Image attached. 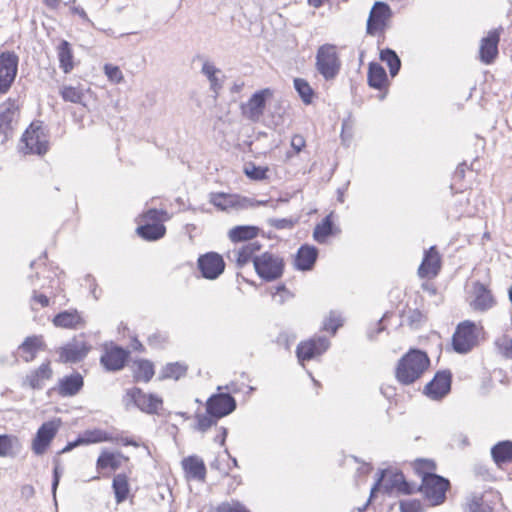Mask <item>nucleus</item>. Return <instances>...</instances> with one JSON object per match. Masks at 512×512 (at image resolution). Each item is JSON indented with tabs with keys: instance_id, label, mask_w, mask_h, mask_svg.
Returning <instances> with one entry per match:
<instances>
[{
	"instance_id": "obj_1",
	"label": "nucleus",
	"mask_w": 512,
	"mask_h": 512,
	"mask_svg": "<svg viewBox=\"0 0 512 512\" xmlns=\"http://www.w3.org/2000/svg\"><path fill=\"white\" fill-rule=\"evenodd\" d=\"M434 469V463L429 460L420 459L415 462V470L422 476L420 490L433 506L444 502L449 488V481L432 473Z\"/></svg>"
},
{
	"instance_id": "obj_2",
	"label": "nucleus",
	"mask_w": 512,
	"mask_h": 512,
	"mask_svg": "<svg viewBox=\"0 0 512 512\" xmlns=\"http://www.w3.org/2000/svg\"><path fill=\"white\" fill-rule=\"evenodd\" d=\"M429 365L430 360L425 352L411 349L398 361L396 379L404 385L412 384L424 374Z\"/></svg>"
},
{
	"instance_id": "obj_3",
	"label": "nucleus",
	"mask_w": 512,
	"mask_h": 512,
	"mask_svg": "<svg viewBox=\"0 0 512 512\" xmlns=\"http://www.w3.org/2000/svg\"><path fill=\"white\" fill-rule=\"evenodd\" d=\"M383 489V491L388 494H411L415 491V486L408 483L403 473L396 470H382L379 472V477L371 488L370 498L369 500L360 508H358V512H363L368 506L371 499L375 496V493Z\"/></svg>"
},
{
	"instance_id": "obj_4",
	"label": "nucleus",
	"mask_w": 512,
	"mask_h": 512,
	"mask_svg": "<svg viewBox=\"0 0 512 512\" xmlns=\"http://www.w3.org/2000/svg\"><path fill=\"white\" fill-rule=\"evenodd\" d=\"M169 219L170 215L165 210L148 209L142 214L143 225L137 228V233L145 240H158L162 238L166 232L163 222Z\"/></svg>"
},
{
	"instance_id": "obj_5",
	"label": "nucleus",
	"mask_w": 512,
	"mask_h": 512,
	"mask_svg": "<svg viewBox=\"0 0 512 512\" xmlns=\"http://www.w3.org/2000/svg\"><path fill=\"white\" fill-rule=\"evenodd\" d=\"M48 135L40 122H32L21 138L20 150L24 154L43 155L48 151Z\"/></svg>"
},
{
	"instance_id": "obj_6",
	"label": "nucleus",
	"mask_w": 512,
	"mask_h": 512,
	"mask_svg": "<svg viewBox=\"0 0 512 512\" xmlns=\"http://www.w3.org/2000/svg\"><path fill=\"white\" fill-rule=\"evenodd\" d=\"M122 401L127 410L136 407L147 414L158 413L162 406L160 397L155 394L144 393L138 387L127 389Z\"/></svg>"
},
{
	"instance_id": "obj_7",
	"label": "nucleus",
	"mask_w": 512,
	"mask_h": 512,
	"mask_svg": "<svg viewBox=\"0 0 512 512\" xmlns=\"http://www.w3.org/2000/svg\"><path fill=\"white\" fill-rule=\"evenodd\" d=\"M341 67L337 48L332 44L320 46L316 54V69L327 81L334 79Z\"/></svg>"
},
{
	"instance_id": "obj_8",
	"label": "nucleus",
	"mask_w": 512,
	"mask_h": 512,
	"mask_svg": "<svg viewBox=\"0 0 512 512\" xmlns=\"http://www.w3.org/2000/svg\"><path fill=\"white\" fill-rule=\"evenodd\" d=\"M19 105L15 99L8 98L0 104V143L4 144L13 137L19 122Z\"/></svg>"
},
{
	"instance_id": "obj_9",
	"label": "nucleus",
	"mask_w": 512,
	"mask_h": 512,
	"mask_svg": "<svg viewBox=\"0 0 512 512\" xmlns=\"http://www.w3.org/2000/svg\"><path fill=\"white\" fill-rule=\"evenodd\" d=\"M253 264L259 277L266 281L278 279L283 274V260L275 254L265 252L255 257Z\"/></svg>"
},
{
	"instance_id": "obj_10",
	"label": "nucleus",
	"mask_w": 512,
	"mask_h": 512,
	"mask_svg": "<svg viewBox=\"0 0 512 512\" xmlns=\"http://www.w3.org/2000/svg\"><path fill=\"white\" fill-rule=\"evenodd\" d=\"M271 96L272 91L269 88L255 92L247 102L241 104V115L250 122H259L264 114L266 102Z\"/></svg>"
},
{
	"instance_id": "obj_11",
	"label": "nucleus",
	"mask_w": 512,
	"mask_h": 512,
	"mask_svg": "<svg viewBox=\"0 0 512 512\" xmlns=\"http://www.w3.org/2000/svg\"><path fill=\"white\" fill-rule=\"evenodd\" d=\"M477 327L471 321H464L460 323L452 337L453 349L465 354L469 352L477 344Z\"/></svg>"
},
{
	"instance_id": "obj_12",
	"label": "nucleus",
	"mask_w": 512,
	"mask_h": 512,
	"mask_svg": "<svg viewBox=\"0 0 512 512\" xmlns=\"http://www.w3.org/2000/svg\"><path fill=\"white\" fill-rule=\"evenodd\" d=\"M19 57L11 51L0 53V94L11 88L18 71Z\"/></svg>"
},
{
	"instance_id": "obj_13",
	"label": "nucleus",
	"mask_w": 512,
	"mask_h": 512,
	"mask_svg": "<svg viewBox=\"0 0 512 512\" xmlns=\"http://www.w3.org/2000/svg\"><path fill=\"white\" fill-rule=\"evenodd\" d=\"M60 427L59 420H52L44 422L37 430L35 437L32 440L31 449L37 456L46 453L52 440L55 438Z\"/></svg>"
},
{
	"instance_id": "obj_14",
	"label": "nucleus",
	"mask_w": 512,
	"mask_h": 512,
	"mask_svg": "<svg viewBox=\"0 0 512 512\" xmlns=\"http://www.w3.org/2000/svg\"><path fill=\"white\" fill-rule=\"evenodd\" d=\"M391 17L392 10L388 4L375 2L367 20V34L374 36L378 32H384Z\"/></svg>"
},
{
	"instance_id": "obj_15",
	"label": "nucleus",
	"mask_w": 512,
	"mask_h": 512,
	"mask_svg": "<svg viewBox=\"0 0 512 512\" xmlns=\"http://www.w3.org/2000/svg\"><path fill=\"white\" fill-rule=\"evenodd\" d=\"M236 409V400L228 393L211 395L206 401V411L216 419L231 414Z\"/></svg>"
},
{
	"instance_id": "obj_16",
	"label": "nucleus",
	"mask_w": 512,
	"mask_h": 512,
	"mask_svg": "<svg viewBox=\"0 0 512 512\" xmlns=\"http://www.w3.org/2000/svg\"><path fill=\"white\" fill-rule=\"evenodd\" d=\"M330 346L326 337H315L298 344L296 354L298 361L303 364L317 356L322 355Z\"/></svg>"
},
{
	"instance_id": "obj_17",
	"label": "nucleus",
	"mask_w": 512,
	"mask_h": 512,
	"mask_svg": "<svg viewBox=\"0 0 512 512\" xmlns=\"http://www.w3.org/2000/svg\"><path fill=\"white\" fill-rule=\"evenodd\" d=\"M503 28L498 27L490 30L487 36L483 37L479 46V59L482 63L492 64L498 55V44Z\"/></svg>"
},
{
	"instance_id": "obj_18",
	"label": "nucleus",
	"mask_w": 512,
	"mask_h": 512,
	"mask_svg": "<svg viewBox=\"0 0 512 512\" xmlns=\"http://www.w3.org/2000/svg\"><path fill=\"white\" fill-rule=\"evenodd\" d=\"M198 268L204 278L213 280L223 273L225 263L219 254L209 252L198 258Z\"/></svg>"
},
{
	"instance_id": "obj_19",
	"label": "nucleus",
	"mask_w": 512,
	"mask_h": 512,
	"mask_svg": "<svg viewBox=\"0 0 512 512\" xmlns=\"http://www.w3.org/2000/svg\"><path fill=\"white\" fill-rule=\"evenodd\" d=\"M450 371H439L434 378L425 386L424 393L433 400H439L447 395L451 389Z\"/></svg>"
},
{
	"instance_id": "obj_20",
	"label": "nucleus",
	"mask_w": 512,
	"mask_h": 512,
	"mask_svg": "<svg viewBox=\"0 0 512 512\" xmlns=\"http://www.w3.org/2000/svg\"><path fill=\"white\" fill-rule=\"evenodd\" d=\"M441 268V256L435 246L425 251L421 265L418 268L420 278H434Z\"/></svg>"
},
{
	"instance_id": "obj_21",
	"label": "nucleus",
	"mask_w": 512,
	"mask_h": 512,
	"mask_svg": "<svg viewBox=\"0 0 512 512\" xmlns=\"http://www.w3.org/2000/svg\"><path fill=\"white\" fill-rule=\"evenodd\" d=\"M53 371L50 362L42 363L37 369L30 371L23 379L22 386L34 390L42 389L45 382L51 379Z\"/></svg>"
},
{
	"instance_id": "obj_22",
	"label": "nucleus",
	"mask_w": 512,
	"mask_h": 512,
	"mask_svg": "<svg viewBox=\"0 0 512 512\" xmlns=\"http://www.w3.org/2000/svg\"><path fill=\"white\" fill-rule=\"evenodd\" d=\"M55 327L79 329L85 326V319L78 310L70 309L56 314L52 320Z\"/></svg>"
},
{
	"instance_id": "obj_23",
	"label": "nucleus",
	"mask_w": 512,
	"mask_h": 512,
	"mask_svg": "<svg viewBox=\"0 0 512 512\" xmlns=\"http://www.w3.org/2000/svg\"><path fill=\"white\" fill-rule=\"evenodd\" d=\"M89 350L90 347L85 341L74 339L61 348L60 359L63 362L75 363L82 360Z\"/></svg>"
},
{
	"instance_id": "obj_24",
	"label": "nucleus",
	"mask_w": 512,
	"mask_h": 512,
	"mask_svg": "<svg viewBox=\"0 0 512 512\" xmlns=\"http://www.w3.org/2000/svg\"><path fill=\"white\" fill-rule=\"evenodd\" d=\"M46 345L42 335H32L25 338L18 347L21 358L25 362H31L35 359L38 352L45 350Z\"/></svg>"
},
{
	"instance_id": "obj_25",
	"label": "nucleus",
	"mask_w": 512,
	"mask_h": 512,
	"mask_svg": "<svg viewBox=\"0 0 512 512\" xmlns=\"http://www.w3.org/2000/svg\"><path fill=\"white\" fill-rule=\"evenodd\" d=\"M128 357L127 351L120 347L106 348L105 353L101 356V364L109 371H118L125 365Z\"/></svg>"
},
{
	"instance_id": "obj_26",
	"label": "nucleus",
	"mask_w": 512,
	"mask_h": 512,
	"mask_svg": "<svg viewBox=\"0 0 512 512\" xmlns=\"http://www.w3.org/2000/svg\"><path fill=\"white\" fill-rule=\"evenodd\" d=\"M201 73L209 81L210 90L218 94L224 85L225 75L223 72L210 60L203 59Z\"/></svg>"
},
{
	"instance_id": "obj_27",
	"label": "nucleus",
	"mask_w": 512,
	"mask_h": 512,
	"mask_svg": "<svg viewBox=\"0 0 512 512\" xmlns=\"http://www.w3.org/2000/svg\"><path fill=\"white\" fill-rule=\"evenodd\" d=\"M182 468L189 479L203 481L206 476V467L198 456H188L181 462Z\"/></svg>"
},
{
	"instance_id": "obj_28",
	"label": "nucleus",
	"mask_w": 512,
	"mask_h": 512,
	"mask_svg": "<svg viewBox=\"0 0 512 512\" xmlns=\"http://www.w3.org/2000/svg\"><path fill=\"white\" fill-rule=\"evenodd\" d=\"M474 294L475 298L471 303L474 310L484 312L494 306L495 300L484 284L479 282L475 283Z\"/></svg>"
},
{
	"instance_id": "obj_29",
	"label": "nucleus",
	"mask_w": 512,
	"mask_h": 512,
	"mask_svg": "<svg viewBox=\"0 0 512 512\" xmlns=\"http://www.w3.org/2000/svg\"><path fill=\"white\" fill-rule=\"evenodd\" d=\"M83 384V377L79 373H73L59 379L57 391L63 397L74 396L81 390Z\"/></svg>"
},
{
	"instance_id": "obj_30",
	"label": "nucleus",
	"mask_w": 512,
	"mask_h": 512,
	"mask_svg": "<svg viewBox=\"0 0 512 512\" xmlns=\"http://www.w3.org/2000/svg\"><path fill=\"white\" fill-rule=\"evenodd\" d=\"M497 498L492 492H486L482 495H472L467 502L468 512H494L491 503Z\"/></svg>"
},
{
	"instance_id": "obj_31",
	"label": "nucleus",
	"mask_w": 512,
	"mask_h": 512,
	"mask_svg": "<svg viewBox=\"0 0 512 512\" xmlns=\"http://www.w3.org/2000/svg\"><path fill=\"white\" fill-rule=\"evenodd\" d=\"M318 256V250L314 246L303 245L299 248L295 266L298 270L306 271L312 269Z\"/></svg>"
},
{
	"instance_id": "obj_32",
	"label": "nucleus",
	"mask_w": 512,
	"mask_h": 512,
	"mask_svg": "<svg viewBox=\"0 0 512 512\" xmlns=\"http://www.w3.org/2000/svg\"><path fill=\"white\" fill-rule=\"evenodd\" d=\"M59 67L68 74L74 69V55L71 44L66 40H61L56 47Z\"/></svg>"
},
{
	"instance_id": "obj_33",
	"label": "nucleus",
	"mask_w": 512,
	"mask_h": 512,
	"mask_svg": "<svg viewBox=\"0 0 512 512\" xmlns=\"http://www.w3.org/2000/svg\"><path fill=\"white\" fill-rule=\"evenodd\" d=\"M260 245L257 242H250L239 249L230 252L229 257L234 259L239 268L245 266L256 257L254 256L259 251Z\"/></svg>"
},
{
	"instance_id": "obj_34",
	"label": "nucleus",
	"mask_w": 512,
	"mask_h": 512,
	"mask_svg": "<svg viewBox=\"0 0 512 512\" xmlns=\"http://www.w3.org/2000/svg\"><path fill=\"white\" fill-rule=\"evenodd\" d=\"M116 441H118V437H114L112 433L102 429L85 430L78 436V442H81L82 445Z\"/></svg>"
},
{
	"instance_id": "obj_35",
	"label": "nucleus",
	"mask_w": 512,
	"mask_h": 512,
	"mask_svg": "<svg viewBox=\"0 0 512 512\" xmlns=\"http://www.w3.org/2000/svg\"><path fill=\"white\" fill-rule=\"evenodd\" d=\"M22 450L20 439L11 434L0 435V457H16Z\"/></svg>"
},
{
	"instance_id": "obj_36",
	"label": "nucleus",
	"mask_w": 512,
	"mask_h": 512,
	"mask_svg": "<svg viewBox=\"0 0 512 512\" xmlns=\"http://www.w3.org/2000/svg\"><path fill=\"white\" fill-rule=\"evenodd\" d=\"M491 455L498 467L512 463V442L501 441L491 449Z\"/></svg>"
},
{
	"instance_id": "obj_37",
	"label": "nucleus",
	"mask_w": 512,
	"mask_h": 512,
	"mask_svg": "<svg viewBox=\"0 0 512 512\" xmlns=\"http://www.w3.org/2000/svg\"><path fill=\"white\" fill-rule=\"evenodd\" d=\"M368 84L370 87L382 90L387 87V74L385 69L376 62H371L368 67Z\"/></svg>"
},
{
	"instance_id": "obj_38",
	"label": "nucleus",
	"mask_w": 512,
	"mask_h": 512,
	"mask_svg": "<svg viewBox=\"0 0 512 512\" xmlns=\"http://www.w3.org/2000/svg\"><path fill=\"white\" fill-rule=\"evenodd\" d=\"M126 460H128V458L120 452L113 453L103 450L97 459L96 466L98 470H104L107 468L117 470L122 465V462Z\"/></svg>"
},
{
	"instance_id": "obj_39",
	"label": "nucleus",
	"mask_w": 512,
	"mask_h": 512,
	"mask_svg": "<svg viewBox=\"0 0 512 512\" xmlns=\"http://www.w3.org/2000/svg\"><path fill=\"white\" fill-rule=\"evenodd\" d=\"M259 233V228L252 225H239L229 230L228 236L232 242H242L254 239Z\"/></svg>"
},
{
	"instance_id": "obj_40",
	"label": "nucleus",
	"mask_w": 512,
	"mask_h": 512,
	"mask_svg": "<svg viewBox=\"0 0 512 512\" xmlns=\"http://www.w3.org/2000/svg\"><path fill=\"white\" fill-rule=\"evenodd\" d=\"M87 89L83 85H63L61 86L59 93L65 102H71L74 104H82Z\"/></svg>"
},
{
	"instance_id": "obj_41",
	"label": "nucleus",
	"mask_w": 512,
	"mask_h": 512,
	"mask_svg": "<svg viewBox=\"0 0 512 512\" xmlns=\"http://www.w3.org/2000/svg\"><path fill=\"white\" fill-rule=\"evenodd\" d=\"M333 234L332 213L327 215L320 223H318L313 231V238L316 242L323 244L327 238Z\"/></svg>"
},
{
	"instance_id": "obj_42",
	"label": "nucleus",
	"mask_w": 512,
	"mask_h": 512,
	"mask_svg": "<svg viewBox=\"0 0 512 512\" xmlns=\"http://www.w3.org/2000/svg\"><path fill=\"white\" fill-rule=\"evenodd\" d=\"M112 487L117 503H121L126 500L129 494V484L128 478L125 474L115 475L113 478Z\"/></svg>"
},
{
	"instance_id": "obj_43",
	"label": "nucleus",
	"mask_w": 512,
	"mask_h": 512,
	"mask_svg": "<svg viewBox=\"0 0 512 512\" xmlns=\"http://www.w3.org/2000/svg\"><path fill=\"white\" fill-rule=\"evenodd\" d=\"M133 373L136 381L148 382L154 375L153 364L148 360L137 361L134 364Z\"/></svg>"
},
{
	"instance_id": "obj_44",
	"label": "nucleus",
	"mask_w": 512,
	"mask_h": 512,
	"mask_svg": "<svg viewBox=\"0 0 512 512\" xmlns=\"http://www.w3.org/2000/svg\"><path fill=\"white\" fill-rule=\"evenodd\" d=\"M380 59L387 64L390 75L395 77L401 67V61L396 52L390 48L383 49L380 51Z\"/></svg>"
},
{
	"instance_id": "obj_45",
	"label": "nucleus",
	"mask_w": 512,
	"mask_h": 512,
	"mask_svg": "<svg viewBox=\"0 0 512 512\" xmlns=\"http://www.w3.org/2000/svg\"><path fill=\"white\" fill-rule=\"evenodd\" d=\"M187 371V366L175 362V363H168L160 373L161 379H175L178 380L180 377L184 376Z\"/></svg>"
},
{
	"instance_id": "obj_46",
	"label": "nucleus",
	"mask_w": 512,
	"mask_h": 512,
	"mask_svg": "<svg viewBox=\"0 0 512 512\" xmlns=\"http://www.w3.org/2000/svg\"><path fill=\"white\" fill-rule=\"evenodd\" d=\"M210 203L223 211L234 209V194L212 193Z\"/></svg>"
},
{
	"instance_id": "obj_47",
	"label": "nucleus",
	"mask_w": 512,
	"mask_h": 512,
	"mask_svg": "<svg viewBox=\"0 0 512 512\" xmlns=\"http://www.w3.org/2000/svg\"><path fill=\"white\" fill-rule=\"evenodd\" d=\"M294 87L305 104L312 103L314 91L305 79L295 78Z\"/></svg>"
},
{
	"instance_id": "obj_48",
	"label": "nucleus",
	"mask_w": 512,
	"mask_h": 512,
	"mask_svg": "<svg viewBox=\"0 0 512 512\" xmlns=\"http://www.w3.org/2000/svg\"><path fill=\"white\" fill-rule=\"evenodd\" d=\"M196 425L195 429L200 432H206L208 429H210L212 426L216 425L218 419H216L214 416L210 414H196Z\"/></svg>"
},
{
	"instance_id": "obj_49",
	"label": "nucleus",
	"mask_w": 512,
	"mask_h": 512,
	"mask_svg": "<svg viewBox=\"0 0 512 512\" xmlns=\"http://www.w3.org/2000/svg\"><path fill=\"white\" fill-rule=\"evenodd\" d=\"M343 324V320L340 315L336 313H330L329 317L324 321L323 329L325 331H330L332 334H335L337 329L341 327Z\"/></svg>"
},
{
	"instance_id": "obj_50",
	"label": "nucleus",
	"mask_w": 512,
	"mask_h": 512,
	"mask_svg": "<svg viewBox=\"0 0 512 512\" xmlns=\"http://www.w3.org/2000/svg\"><path fill=\"white\" fill-rule=\"evenodd\" d=\"M104 73L107 78L113 83H120L123 81V73L118 66L112 64L104 65Z\"/></svg>"
},
{
	"instance_id": "obj_51",
	"label": "nucleus",
	"mask_w": 512,
	"mask_h": 512,
	"mask_svg": "<svg viewBox=\"0 0 512 512\" xmlns=\"http://www.w3.org/2000/svg\"><path fill=\"white\" fill-rule=\"evenodd\" d=\"M450 445L460 449L467 447L469 445L467 434L462 431L453 432L450 438Z\"/></svg>"
},
{
	"instance_id": "obj_52",
	"label": "nucleus",
	"mask_w": 512,
	"mask_h": 512,
	"mask_svg": "<svg viewBox=\"0 0 512 512\" xmlns=\"http://www.w3.org/2000/svg\"><path fill=\"white\" fill-rule=\"evenodd\" d=\"M49 304H50V300L46 295L37 292L35 289L33 290L31 300H30V306H31L32 310H37L38 305L41 308H44V307L49 306Z\"/></svg>"
},
{
	"instance_id": "obj_53",
	"label": "nucleus",
	"mask_w": 512,
	"mask_h": 512,
	"mask_svg": "<svg viewBox=\"0 0 512 512\" xmlns=\"http://www.w3.org/2000/svg\"><path fill=\"white\" fill-rule=\"evenodd\" d=\"M255 208V199L234 194V209Z\"/></svg>"
},
{
	"instance_id": "obj_54",
	"label": "nucleus",
	"mask_w": 512,
	"mask_h": 512,
	"mask_svg": "<svg viewBox=\"0 0 512 512\" xmlns=\"http://www.w3.org/2000/svg\"><path fill=\"white\" fill-rule=\"evenodd\" d=\"M218 512H249L240 502L231 501L219 505Z\"/></svg>"
},
{
	"instance_id": "obj_55",
	"label": "nucleus",
	"mask_w": 512,
	"mask_h": 512,
	"mask_svg": "<svg viewBox=\"0 0 512 512\" xmlns=\"http://www.w3.org/2000/svg\"><path fill=\"white\" fill-rule=\"evenodd\" d=\"M401 512H422V504L419 500H403L400 502Z\"/></svg>"
},
{
	"instance_id": "obj_56",
	"label": "nucleus",
	"mask_w": 512,
	"mask_h": 512,
	"mask_svg": "<svg viewBox=\"0 0 512 512\" xmlns=\"http://www.w3.org/2000/svg\"><path fill=\"white\" fill-rule=\"evenodd\" d=\"M267 168L252 166L245 168V174L253 180H263L267 177Z\"/></svg>"
},
{
	"instance_id": "obj_57",
	"label": "nucleus",
	"mask_w": 512,
	"mask_h": 512,
	"mask_svg": "<svg viewBox=\"0 0 512 512\" xmlns=\"http://www.w3.org/2000/svg\"><path fill=\"white\" fill-rule=\"evenodd\" d=\"M268 223L270 226L276 228V229H291L293 228L295 222L292 219L288 218H273L269 219Z\"/></svg>"
},
{
	"instance_id": "obj_58",
	"label": "nucleus",
	"mask_w": 512,
	"mask_h": 512,
	"mask_svg": "<svg viewBox=\"0 0 512 512\" xmlns=\"http://www.w3.org/2000/svg\"><path fill=\"white\" fill-rule=\"evenodd\" d=\"M306 145V141L302 135H294L291 139V147L298 154Z\"/></svg>"
},
{
	"instance_id": "obj_59",
	"label": "nucleus",
	"mask_w": 512,
	"mask_h": 512,
	"mask_svg": "<svg viewBox=\"0 0 512 512\" xmlns=\"http://www.w3.org/2000/svg\"><path fill=\"white\" fill-rule=\"evenodd\" d=\"M500 349L506 358L512 359V339H504Z\"/></svg>"
},
{
	"instance_id": "obj_60",
	"label": "nucleus",
	"mask_w": 512,
	"mask_h": 512,
	"mask_svg": "<svg viewBox=\"0 0 512 512\" xmlns=\"http://www.w3.org/2000/svg\"><path fill=\"white\" fill-rule=\"evenodd\" d=\"M113 436L118 437V441H116L115 443H121L124 446H129V445L134 446V447L140 446V444L137 441L130 439L128 437H124V436H121L118 434H116V435L113 434Z\"/></svg>"
},
{
	"instance_id": "obj_61",
	"label": "nucleus",
	"mask_w": 512,
	"mask_h": 512,
	"mask_svg": "<svg viewBox=\"0 0 512 512\" xmlns=\"http://www.w3.org/2000/svg\"><path fill=\"white\" fill-rule=\"evenodd\" d=\"M21 496L26 500L32 498L35 494L34 487L32 485L26 484L21 487Z\"/></svg>"
},
{
	"instance_id": "obj_62",
	"label": "nucleus",
	"mask_w": 512,
	"mask_h": 512,
	"mask_svg": "<svg viewBox=\"0 0 512 512\" xmlns=\"http://www.w3.org/2000/svg\"><path fill=\"white\" fill-rule=\"evenodd\" d=\"M59 480H60L59 467L55 466L54 471H53V482H52V493L54 496L56 495V490L59 485Z\"/></svg>"
},
{
	"instance_id": "obj_63",
	"label": "nucleus",
	"mask_w": 512,
	"mask_h": 512,
	"mask_svg": "<svg viewBox=\"0 0 512 512\" xmlns=\"http://www.w3.org/2000/svg\"><path fill=\"white\" fill-rule=\"evenodd\" d=\"M82 445L81 442H78V438L72 442H68L67 445L61 450L60 453H67L73 450L74 448Z\"/></svg>"
},
{
	"instance_id": "obj_64",
	"label": "nucleus",
	"mask_w": 512,
	"mask_h": 512,
	"mask_svg": "<svg viewBox=\"0 0 512 512\" xmlns=\"http://www.w3.org/2000/svg\"><path fill=\"white\" fill-rule=\"evenodd\" d=\"M221 434L215 437V441L218 442L221 446L225 444V440L227 437V429L224 427H220Z\"/></svg>"
}]
</instances>
